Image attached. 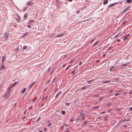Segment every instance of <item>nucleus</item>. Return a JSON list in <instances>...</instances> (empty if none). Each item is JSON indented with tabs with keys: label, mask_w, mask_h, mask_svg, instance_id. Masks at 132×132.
<instances>
[{
	"label": "nucleus",
	"mask_w": 132,
	"mask_h": 132,
	"mask_svg": "<svg viewBox=\"0 0 132 132\" xmlns=\"http://www.w3.org/2000/svg\"><path fill=\"white\" fill-rule=\"evenodd\" d=\"M10 90H9L5 94V95L4 96V97L6 98H8L10 96Z\"/></svg>",
	"instance_id": "nucleus-1"
},
{
	"label": "nucleus",
	"mask_w": 132,
	"mask_h": 132,
	"mask_svg": "<svg viewBox=\"0 0 132 132\" xmlns=\"http://www.w3.org/2000/svg\"><path fill=\"white\" fill-rule=\"evenodd\" d=\"M9 35V34L7 33H5L4 34V38L6 40H7Z\"/></svg>",
	"instance_id": "nucleus-2"
},
{
	"label": "nucleus",
	"mask_w": 132,
	"mask_h": 132,
	"mask_svg": "<svg viewBox=\"0 0 132 132\" xmlns=\"http://www.w3.org/2000/svg\"><path fill=\"white\" fill-rule=\"evenodd\" d=\"M131 6L130 5L129 6L127 7H126L125 9L124 10H123V12H126L127 11L128 9V8L129 7H131Z\"/></svg>",
	"instance_id": "nucleus-3"
},
{
	"label": "nucleus",
	"mask_w": 132,
	"mask_h": 132,
	"mask_svg": "<svg viewBox=\"0 0 132 132\" xmlns=\"http://www.w3.org/2000/svg\"><path fill=\"white\" fill-rule=\"evenodd\" d=\"M34 3L32 2H29L27 3V4L28 5L30 6L32 5Z\"/></svg>",
	"instance_id": "nucleus-4"
},
{
	"label": "nucleus",
	"mask_w": 132,
	"mask_h": 132,
	"mask_svg": "<svg viewBox=\"0 0 132 132\" xmlns=\"http://www.w3.org/2000/svg\"><path fill=\"white\" fill-rule=\"evenodd\" d=\"M64 35V34H60L59 35H58L56 36V37H62Z\"/></svg>",
	"instance_id": "nucleus-5"
},
{
	"label": "nucleus",
	"mask_w": 132,
	"mask_h": 132,
	"mask_svg": "<svg viewBox=\"0 0 132 132\" xmlns=\"http://www.w3.org/2000/svg\"><path fill=\"white\" fill-rule=\"evenodd\" d=\"M130 36L129 34H128V35H127V36H125L123 38V40H126V39H127L128 37Z\"/></svg>",
	"instance_id": "nucleus-6"
},
{
	"label": "nucleus",
	"mask_w": 132,
	"mask_h": 132,
	"mask_svg": "<svg viewBox=\"0 0 132 132\" xmlns=\"http://www.w3.org/2000/svg\"><path fill=\"white\" fill-rule=\"evenodd\" d=\"M117 3V2L115 3H113L111 4H110L109 6V7H112L113 6L115 5V4L116 3Z\"/></svg>",
	"instance_id": "nucleus-7"
},
{
	"label": "nucleus",
	"mask_w": 132,
	"mask_h": 132,
	"mask_svg": "<svg viewBox=\"0 0 132 132\" xmlns=\"http://www.w3.org/2000/svg\"><path fill=\"white\" fill-rule=\"evenodd\" d=\"M35 82H33L28 87V89H30L33 86V85L35 84Z\"/></svg>",
	"instance_id": "nucleus-8"
},
{
	"label": "nucleus",
	"mask_w": 132,
	"mask_h": 132,
	"mask_svg": "<svg viewBox=\"0 0 132 132\" xmlns=\"http://www.w3.org/2000/svg\"><path fill=\"white\" fill-rule=\"evenodd\" d=\"M108 2V0H105L103 2V4L104 5L107 4Z\"/></svg>",
	"instance_id": "nucleus-9"
},
{
	"label": "nucleus",
	"mask_w": 132,
	"mask_h": 132,
	"mask_svg": "<svg viewBox=\"0 0 132 132\" xmlns=\"http://www.w3.org/2000/svg\"><path fill=\"white\" fill-rule=\"evenodd\" d=\"M82 112H81L80 114V116L81 117H84V116L85 115V113H83Z\"/></svg>",
	"instance_id": "nucleus-10"
},
{
	"label": "nucleus",
	"mask_w": 132,
	"mask_h": 132,
	"mask_svg": "<svg viewBox=\"0 0 132 132\" xmlns=\"http://www.w3.org/2000/svg\"><path fill=\"white\" fill-rule=\"evenodd\" d=\"M26 88H23L21 91V93H24L26 91Z\"/></svg>",
	"instance_id": "nucleus-11"
},
{
	"label": "nucleus",
	"mask_w": 132,
	"mask_h": 132,
	"mask_svg": "<svg viewBox=\"0 0 132 132\" xmlns=\"http://www.w3.org/2000/svg\"><path fill=\"white\" fill-rule=\"evenodd\" d=\"M27 47L26 46H24L23 48V50H24L25 49H27Z\"/></svg>",
	"instance_id": "nucleus-12"
},
{
	"label": "nucleus",
	"mask_w": 132,
	"mask_h": 132,
	"mask_svg": "<svg viewBox=\"0 0 132 132\" xmlns=\"http://www.w3.org/2000/svg\"><path fill=\"white\" fill-rule=\"evenodd\" d=\"M86 88V86H84L83 87H81L80 88V89L81 90H84V89H85Z\"/></svg>",
	"instance_id": "nucleus-13"
},
{
	"label": "nucleus",
	"mask_w": 132,
	"mask_h": 132,
	"mask_svg": "<svg viewBox=\"0 0 132 132\" xmlns=\"http://www.w3.org/2000/svg\"><path fill=\"white\" fill-rule=\"evenodd\" d=\"M110 81V80H106V81H104L103 82V83H108Z\"/></svg>",
	"instance_id": "nucleus-14"
},
{
	"label": "nucleus",
	"mask_w": 132,
	"mask_h": 132,
	"mask_svg": "<svg viewBox=\"0 0 132 132\" xmlns=\"http://www.w3.org/2000/svg\"><path fill=\"white\" fill-rule=\"evenodd\" d=\"M94 80H88L87 81V82L88 83H89L90 82H92Z\"/></svg>",
	"instance_id": "nucleus-15"
},
{
	"label": "nucleus",
	"mask_w": 132,
	"mask_h": 132,
	"mask_svg": "<svg viewBox=\"0 0 132 132\" xmlns=\"http://www.w3.org/2000/svg\"><path fill=\"white\" fill-rule=\"evenodd\" d=\"M17 83L18 84V82H16L15 83H14L13 85L12 86H11L10 87L11 88V87H12L13 86H14Z\"/></svg>",
	"instance_id": "nucleus-16"
},
{
	"label": "nucleus",
	"mask_w": 132,
	"mask_h": 132,
	"mask_svg": "<svg viewBox=\"0 0 132 132\" xmlns=\"http://www.w3.org/2000/svg\"><path fill=\"white\" fill-rule=\"evenodd\" d=\"M61 113L63 114H64L65 113V112L64 111H62L61 112Z\"/></svg>",
	"instance_id": "nucleus-17"
},
{
	"label": "nucleus",
	"mask_w": 132,
	"mask_h": 132,
	"mask_svg": "<svg viewBox=\"0 0 132 132\" xmlns=\"http://www.w3.org/2000/svg\"><path fill=\"white\" fill-rule=\"evenodd\" d=\"M37 100V98H34V99L33 100H32V102H35L36 100Z\"/></svg>",
	"instance_id": "nucleus-18"
},
{
	"label": "nucleus",
	"mask_w": 132,
	"mask_h": 132,
	"mask_svg": "<svg viewBox=\"0 0 132 132\" xmlns=\"http://www.w3.org/2000/svg\"><path fill=\"white\" fill-rule=\"evenodd\" d=\"M131 2H132L131 0H127L126 1V2L128 3H130Z\"/></svg>",
	"instance_id": "nucleus-19"
},
{
	"label": "nucleus",
	"mask_w": 132,
	"mask_h": 132,
	"mask_svg": "<svg viewBox=\"0 0 132 132\" xmlns=\"http://www.w3.org/2000/svg\"><path fill=\"white\" fill-rule=\"evenodd\" d=\"M1 69H4L5 68V67L4 65H2L1 66Z\"/></svg>",
	"instance_id": "nucleus-20"
},
{
	"label": "nucleus",
	"mask_w": 132,
	"mask_h": 132,
	"mask_svg": "<svg viewBox=\"0 0 132 132\" xmlns=\"http://www.w3.org/2000/svg\"><path fill=\"white\" fill-rule=\"evenodd\" d=\"M127 66V64L125 63V64H123L122 65V66H121V67L122 66V67H124V66Z\"/></svg>",
	"instance_id": "nucleus-21"
},
{
	"label": "nucleus",
	"mask_w": 132,
	"mask_h": 132,
	"mask_svg": "<svg viewBox=\"0 0 132 132\" xmlns=\"http://www.w3.org/2000/svg\"><path fill=\"white\" fill-rule=\"evenodd\" d=\"M99 108V106H96L95 107L93 108V109H95L98 108Z\"/></svg>",
	"instance_id": "nucleus-22"
},
{
	"label": "nucleus",
	"mask_w": 132,
	"mask_h": 132,
	"mask_svg": "<svg viewBox=\"0 0 132 132\" xmlns=\"http://www.w3.org/2000/svg\"><path fill=\"white\" fill-rule=\"evenodd\" d=\"M34 21L33 20H31L29 21V22L30 23V22H34Z\"/></svg>",
	"instance_id": "nucleus-23"
},
{
	"label": "nucleus",
	"mask_w": 132,
	"mask_h": 132,
	"mask_svg": "<svg viewBox=\"0 0 132 132\" xmlns=\"http://www.w3.org/2000/svg\"><path fill=\"white\" fill-rule=\"evenodd\" d=\"M85 117H82L81 118V120H84L85 119Z\"/></svg>",
	"instance_id": "nucleus-24"
},
{
	"label": "nucleus",
	"mask_w": 132,
	"mask_h": 132,
	"mask_svg": "<svg viewBox=\"0 0 132 132\" xmlns=\"http://www.w3.org/2000/svg\"><path fill=\"white\" fill-rule=\"evenodd\" d=\"M119 34L117 35H116V36H114V38H116V37H117L118 36L119 34Z\"/></svg>",
	"instance_id": "nucleus-25"
},
{
	"label": "nucleus",
	"mask_w": 132,
	"mask_h": 132,
	"mask_svg": "<svg viewBox=\"0 0 132 132\" xmlns=\"http://www.w3.org/2000/svg\"><path fill=\"white\" fill-rule=\"evenodd\" d=\"M40 118H41L40 117H39V118H38L37 120L36 121L37 122L39 120H40Z\"/></svg>",
	"instance_id": "nucleus-26"
},
{
	"label": "nucleus",
	"mask_w": 132,
	"mask_h": 132,
	"mask_svg": "<svg viewBox=\"0 0 132 132\" xmlns=\"http://www.w3.org/2000/svg\"><path fill=\"white\" fill-rule=\"evenodd\" d=\"M27 27L29 28H31L30 26L28 24L27 25Z\"/></svg>",
	"instance_id": "nucleus-27"
},
{
	"label": "nucleus",
	"mask_w": 132,
	"mask_h": 132,
	"mask_svg": "<svg viewBox=\"0 0 132 132\" xmlns=\"http://www.w3.org/2000/svg\"><path fill=\"white\" fill-rule=\"evenodd\" d=\"M119 94L118 93H116L115 94V95L116 96L119 95Z\"/></svg>",
	"instance_id": "nucleus-28"
},
{
	"label": "nucleus",
	"mask_w": 132,
	"mask_h": 132,
	"mask_svg": "<svg viewBox=\"0 0 132 132\" xmlns=\"http://www.w3.org/2000/svg\"><path fill=\"white\" fill-rule=\"evenodd\" d=\"M114 66H113L110 69V70H112L113 68H114Z\"/></svg>",
	"instance_id": "nucleus-29"
},
{
	"label": "nucleus",
	"mask_w": 132,
	"mask_h": 132,
	"mask_svg": "<svg viewBox=\"0 0 132 132\" xmlns=\"http://www.w3.org/2000/svg\"><path fill=\"white\" fill-rule=\"evenodd\" d=\"M75 71V69L74 70H73L71 72V74H72L74 73V72Z\"/></svg>",
	"instance_id": "nucleus-30"
},
{
	"label": "nucleus",
	"mask_w": 132,
	"mask_h": 132,
	"mask_svg": "<svg viewBox=\"0 0 132 132\" xmlns=\"http://www.w3.org/2000/svg\"><path fill=\"white\" fill-rule=\"evenodd\" d=\"M109 92L111 93L113 92V90H109Z\"/></svg>",
	"instance_id": "nucleus-31"
},
{
	"label": "nucleus",
	"mask_w": 132,
	"mask_h": 132,
	"mask_svg": "<svg viewBox=\"0 0 132 132\" xmlns=\"http://www.w3.org/2000/svg\"><path fill=\"white\" fill-rule=\"evenodd\" d=\"M129 110H130V111H131L132 110V107H130Z\"/></svg>",
	"instance_id": "nucleus-32"
},
{
	"label": "nucleus",
	"mask_w": 132,
	"mask_h": 132,
	"mask_svg": "<svg viewBox=\"0 0 132 132\" xmlns=\"http://www.w3.org/2000/svg\"><path fill=\"white\" fill-rule=\"evenodd\" d=\"M119 4L121 5L122 4V3L121 1L120 2H119Z\"/></svg>",
	"instance_id": "nucleus-33"
},
{
	"label": "nucleus",
	"mask_w": 132,
	"mask_h": 132,
	"mask_svg": "<svg viewBox=\"0 0 132 132\" xmlns=\"http://www.w3.org/2000/svg\"><path fill=\"white\" fill-rule=\"evenodd\" d=\"M27 17V16L26 14H25L24 16V18H26Z\"/></svg>",
	"instance_id": "nucleus-34"
},
{
	"label": "nucleus",
	"mask_w": 132,
	"mask_h": 132,
	"mask_svg": "<svg viewBox=\"0 0 132 132\" xmlns=\"http://www.w3.org/2000/svg\"><path fill=\"white\" fill-rule=\"evenodd\" d=\"M87 123V122L86 121H85L84 122V124H86Z\"/></svg>",
	"instance_id": "nucleus-35"
},
{
	"label": "nucleus",
	"mask_w": 132,
	"mask_h": 132,
	"mask_svg": "<svg viewBox=\"0 0 132 132\" xmlns=\"http://www.w3.org/2000/svg\"><path fill=\"white\" fill-rule=\"evenodd\" d=\"M74 121V120L73 119H71L70 120V121L71 122H73Z\"/></svg>",
	"instance_id": "nucleus-36"
},
{
	"label": "nucleus",
	"mask_w": 132,
	"mask_h": 132,
	"mask_svg": "<svg viewBox=\"0 0 132 132\" xmlns=\"http://www.w3.org/2000/svg\"><path fill=\"white\" fill-rule=\"evenodd\" d=\"M64 125L66 127H68V124H64Z\"/></svg>",
	"instance_id": "nucleus-37"
},
{
	"label": "nucleus",
	"mask_w": 132,
	"mask_h": 132,
	"mask_svg": "<svg viewBox=\"0 0 132 132\" xmlns=\"http://www.w3.org/2000/svg\"><path fill=\"white\" fill-rule=\"evenodd\" d=\"M80 120V118H77L76 120V121H79Z\"/></svg>",
	"instance_id": "nucleus-38"
},
{
	"label": "nucleus",
	"mask_w": 132,
	"mask_h": 132,
	"mask_svg": "<svg viewBox=\"0 0 132 132\" xmlns=\"http://www.w3.org/2000/svg\"><path fill=\"white\" fill-rule=\"evenodd\" d=\"M70 67H68L67 68H66L65 69L66 70H67Z\"/></svg>",
	"instance_id": "nucleus-39"
},
{
	"label": "nucleus",
	"mask_w": 132,
	"mask_h": 132,
	"mask_svg": "<svg viewBox=\"0 0 132 132\" xmlns=\"http://www.w3.org/2000/svg\"><path fill=\"white\" fill-rule=\"evenodd\" d=\"M66 64H63V67H65V65H66Z\"/></svg>",
	"instance_id": "nucleus-40"
},
{
	"label": "nucleus",
	"mask_w": 132,
	"mask_h": 132,
	"mask_svg": "<svg viewBox=\"0 0 132 132\" xmlns=\"http://www.w3.org/2000/svg\"><path fill=\"white\" fill-rule=\"evenodd\" d=\"M82 64V62L80 61V62H79V65H81Z\"/></svg>",
	"instance_id": "nucleus-41"
},
{
	"label": "nucleus",
	"mask_w": 132,
	"mask_h": 132,
	"mask_svg": "<svg viewBox=\"0 0 132 132\" xmlns=\"http://www.w3.org/2000/svg\"><path fill=\"white\" fill-rule=\"evenodd\" d=\"M58 95H59V94H57L56 95V96H55V98H57V96H58Z\"/></svg>",
	"instance_id": "nucleus-42"
},
{
	"label": "nucleus",
	"mask_w": 132,
	"mask_h": 132,
	"mask_svg": "<svg viewBox=\"0 0 132 132\" xmlns=\"http://www.w3.org/2000/svg\"><path fill=\"white\" fill-rule=\"evenodd\" d=\"M47 130V128H45L44 129V131H46Z\"/></svg>",
	"instance_id": "nucleus-43"
},
{
	"label": "nucleus",
	"mask_w": 132,
	"mask_h": 132,
	"mask_svg": "<svg viewBox=\"0 0 132 132\" xmlns=\"http://www.w3.org/2000/svg\"><path fill=\"white\" fill-rule=\"evenodd\" d=\"M51 123H50L48 125V126H50L51 125Z\"/></svg>",
	"instance_id": "nucleus-44"
},
{
	"label": "nucleus",
	"mask_w": 132,
	"mask_h": 132,
	"mask_svg": "<svg viewBox=\"0 0 132 132\" xmlns=\"http://www.w3.org/2000/svg\"><path fill=\"white\" fill-rule=\"evenodd\" d=\"M64 128V126H62L61 127V129H63Z\"/></svg>",
	"instance_id": "nucleus-45"
},
{
	"label": "nucleus",
	"mask_w": 132,
	"mask_h": 132,
	"mask_svg": "<svg viewBox=\"0 0 132 132\" xmlns=\"http://www.w3.org/2000/svg\"><path fill=\"white\" fill-rule=\"evenodd\" d=\"M32 106H31L29 108V110H30L32 108Z\"/></svg>",
	"instance_id": "nucleus-46"
},
{
	"label": "nucleus",
	"mask_w": 132,
	"mask_h": 132,
	"mask_svg": "<svg viewBox=\"0 0 132 132\" xmlns=\"http://www.w3.org/2000/svg\"><path fill=\"white\" fill-rule=\"evenodd\" d=\"M74 61V60H73L72 61H71L70 62V63H71Z\"/></svg>",
	"instance_id": "nucleus-47"
},
{
	"label": "nucleus",
	"mask_w": 132,
	"mask_h": 132,
	"mask_svg": "<svg viewBox=\"0 0 132 132\" xmlns=\"http://www.w3.org/2000/svg\"><path fill=\"white\" fill-rule=\"evenodd\" d=\"M106 113V112L105 111H104V112H102L101 113L102 114H104V113Z\"/></svg>",
	"instance_id": "nucleus-48"
},
{
	"label": "nucleus",
	"mask_w": 132,
	"mask_h": 132,
	"mask_svg": "<svg viewBox=\"0 0 132 132\" xmlns=\"http://www.w3.org/2000/svg\"><path fill=\"white\" fill-rule=\"evenodd\" d=\"M61 93V92L60 91L59 92V93H58V94L59 95V94H60Z\"/></svg>",
	"instance_id": "nucleus-49"
},
{
	"label": "nucleus",
	"mask_w": 132,
	"mask_h": 132,
	"mask_svg": "<svg viewBox=\"0 0 132 132\" xmlns=\"http://www.w3.org/2000/svg\"><path fill=\"white\" fill-rule=\"evenodd\" d=\"M130 120V119H128V120H127L126 121H129Z\"/></svg>",
	"instance_id": "nucleus-50"
},
{
	"label": "nucleus",
	"mask_w": 132,
	"mask_h": 132,
	"mask_svg": "<svg viewBox=\"0 0 132 132\" xmlns=\"http://www.w3.org/2000/svg\"><path fill=\"white\" fill-rule=\"evenodd\" d=\"M120 41V39H118L117 40V41L118 42H119Z\"/></svg>",
	"instance_id": "nucleus-51"
},
{
	"label": "nucleus",
	"mask_w": 132,
	"mask_h": 132,
	"mask_svg": "<svg viewBox=\"0 0 132 132\" xmlns=\"http://www.w3.org/2000/svg\"><path fill=\"white\" fill-rule=\"evenodd\" d=\"M97 44V42H96L94 44V45H95L96 44Z\"/></svg>",
	"instance_id": "nucleus-52"
},
{
	"label": "nucleus",
	"mask_w": 132,
	"mask_h": 132,
	"mask_svg": "<svg viewBox=\"0 0 132 132\" xmlns=\"http://www.w3.org/2000/svg\"><path fill=\"white\" fill-rule=\"evenodd\" d=\"M66 104H67L68 106H69V103H67Z\"/></svg>",
	"instance_id": "nucleus-53"
},
{
	"label": "nucleus",
	"mask_w": 132,
	"mask_h": 132,
	"mask_svg": "<svg viewBox=\"0 0 132 132\" xmlns=\"http://www.w3.org/2000/svg\"><path fill=\"white\" fill-rule=\"evenodd\" d=\"M111 96V95H108V97H110V96Z\"/></svg>",
	"instance_id": "nucleus-54"
},
{
	"label": "nucleus",
	"mask_w": 132,
	"mask_h": 132,
	"mask_svg": "<svg viewBox=\"0 0 132 132\" xmlns=\"http://www.w3.org/2000/svg\"><path fill=\"white\" fill-rule=\"evenodd\" d=\"M68 0L70 2H71L72 1V0Z\"/></svg>",
	"instance_id": "nucleus-55"
},
{
	"label": "nucleus",
	"mask_w": 132,
	"mask_h": 132,
	"mask_svg": "<svg viewBox=\"0 0 132 132\" xmlns=\"http://www.w3.org/2000/svg\"><path fill=\"white\" fill-rule=\"evenodd\" d=\"M99 62V61H96V62L98 63Z\"/></svg>",
	"instance_id": "nucleus-56"
},
{
	"label": "nucleus",
	"mask_w": 132,
	"mask_h": 132,
	"mask_svg": "<svg viewBox=\"0 0 132 132\" xmlns=\"http://www.w3.org/2000/svg\"><path fill=\"white\" fill-rule=\"evenodd\" d=\"M102 98H101L99 99L100 100H102Z\"/></svg>",
	"instance_id": "nucleus-57"
},
{
	"label": "nucleus",
	"mask_w": 132,
	"mask_h": 132,
	"mask_svg": "<svg viewBox=\"0 0 132 132\" xmlns=\"http://www.w3.org/2000/svg\"><path fill=\"white\" fill-rule=\"evenodd\" d=\"M71 66H72V65H69V66H68V67H71Z\"/></svg>",
	"instance_id": "nucleus-58"
},
{
	"label": "nucleus",
	"mask_w": 132,
	"mask_h": 132,
	"mask_svg": "<svg viewBox=\"0 0 132 132\" xmlns=\"http://www.w3.org/2000/svg\"><path fill=\"white\" fill-rule=\"evenodd\" d=\"M118 92H121V90H119L118 91Z\"/></svg>",
	"instance_id": "nucleus-59"
},
{
	"label": "nucleus",
	"mask_w": 132,
	"mask_h": 132,
	"mask_svg": "<svg viewBox=\"0 0 132 132\" xmlns=\"http://www.w3.org/2000/svg\"><path fill=\"white\" fill-rule=\"evenodd\" d=\"M79 12V11H77V13H78Z\"/></svg>",
	"instance_id": "nucleus-60"
},
{
	"label": "nucleus",
	"mask_w": 132,
	"mask_h": 132,
	"mask_svg": "<svg viewBox=\"0 0 132 132\" xmlns=\"http://www.w3.org/2000/svg\"><path fill=\"white\" fill-rule=\"evenodd\" d=\"M44 97H43V99H42V100H44Z\"/></svg>",
	"instance_id": "nucleus-61"
},
{
	"label": "nucleus",
	"mask_w": 132,
	"mask_h": 132,
	"mask_svg": "<svg viewBox=\"0 0 132 132\" xmlns=\"http://www.w3.org/2000/svg\"><path fill=\"white\" fill-rule=\"evenodd\" d=\"M39 132H43L42 131H40Z\"/></svg>",
	"instance_id": "nucleus-62"
},
{
	"label": "nucleus",
	"mask_w": 132,
	"mask_h": 132,
	"mask_svg": "<svg viewBox=\"0 0 132 132\" xmlns=\"http://www.w3.org/2000/svg\"><path fill=\"white\" fill-rule=\"evenodd\" d=\"M27 34V33H26V34H25V35H26Z\"/></svg>",
	"instance_id": "nucleus-63"
},
{
	"label": "nucleus",
	"mask_w": 132,
	"mask_h": 132,
	"mask_svg": "<svg viewBox=\"0 0 132 132\" xmlns=\"http://www.w3.org/2000/svg\"><path fill=\"white\" fill-rule=\"evenodd\" d=\"M67 132H70L69 131H68H68H67Z\"/></svg>",
	"instance_id": "nucleus-64"
}]
</instances>
